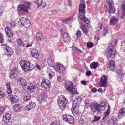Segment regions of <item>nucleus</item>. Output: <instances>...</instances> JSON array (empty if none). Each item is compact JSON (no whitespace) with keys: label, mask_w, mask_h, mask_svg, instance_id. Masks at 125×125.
Listing matches in <instances>:
<instances>
[{"label":"nucleus","mask_w":125,"mask_h":125,"mask_svg":"<svg viewBox=\"0 0 125 125\" xmlns=\"http://www.w3.org/2000/svg\"><path fill=\"white\" fill-rule=\"evenodd\" d=\"M117 41L116 39H115L111 42V44L109 45L108 50L105 52V54L108 57L113 58L115 57L116 53L115 46L117 43Z\"/></svg>","instance_id":"1"},{"label":"nucleus","mask_w":125,"mask_h":125,"mask_svg":"<svg viewBox=\"0 0 125 125\" xmlns=\"http://www.w3.org/2000/svg\"><path fill=\"white\" fill-rule=\"evenodd\" d=\"M85 4H79V17L82 21L83 22H84L86 24L89 23V20L85 16Z\"/></svg>","instance_id":"2"},{"label":"nucleus","mask_w":125,"mask_h":125,"mask_svg":"<svg viewBox=\"0 0 125 125\" xmlns=\"http://www.w3.org/2000/svg\"><path fill=\"white\" fill-rule=\"evenodd\" d=\"M57 102L59 107L61 109L63 110L66 107L68 101L64 96L61 95L58 97Z\"/></svg>","instance_id":"3"},{"label":"nucleus","mask_w":125,"mask_h":125,"mask_svg":"<svg viewBox=\"0 0 125 125\" xmlns=\"http://www.w3.org/2000/svg\"><path fill=\"white\" fill-rule=\"evenodd\" d=\"M30 21L28 19L24 17H21L19 19L18 24L20 26H24L26 28L30 26Z\"/></svg>","instance_id":"4"},{"label":"nucleus","mask_w":125,"mask_h":125,"mask_svg":"<svg viewBox=\"0 0 125 125\" xmlns=\"http://www.w3.org/2000/svg\"><path fill=\"white\" fill-rule=\"evenodd\" d=\"M31 5V4L30 2H27L23 4H21L18 7V11H21L23 12L27 13L28 12L27 9L29 8Z\"/></svg>","instance_id":"5"},{"label":"nucleus","mask_w":125,"mask_h":125,"mask_svg":"<svg viewBox=\"0 0 125 125\" xmlns=\"http://www.w3.org/2000/svg\"><path fill=\"white\" fill-rule=\"evenodd\" d=\"M11 118V116L10 114H6L3 117L2 122L5 123H6L8 125H11L12 124Z\"/></svg>","instance_id":"6"},{"label":"nucleus","mask_w":125,"mask_h":125,"mask_svg":"<svg viewBox=\"0 0 125 125\" xmlns=\"http://www.w3.org/2000/svg\"><path fill=\"white\" fill-rule=\"evenodd\" d=\"M62 118L64 121L68 122L70 124L73 123L74 119L73 117L70 115L64 114L62 117Z\"/></svg>","instance_id":"7"},{"label":"nucleus","mask_w":125,"mask_h":125,"mask_svg":"<svg viewBox=\"0 0 125 125\" xmlns=\"http://www.w3.org/2000/svg\"><path fill=\"white\" fill-rule=\"evenodd\" d=\"M90 107L92 111L94 112H97L99 113L102 110V108H100L98 104L96 103L91 104L90 105Z\"/></svg>","instance_id":"8"},{"label":"nucleus","mask_w":125,"mask_h":125,"mask_svg":"<svg viewBox=\"0 0 125 125\" xmlns=\"http://www.w3.org/2000/svg\"><path fill=\"white\" fill-rule=\"evenodd\" d=\"M107 76L104 74L101 77L100 81L99 82L100 87L103 86L104 87H106V85L107 83Z\"/></svg>","instance_id":"9"},{"label":"nucleus","mask_w":125,"mask_h":125,"mask_svg":"<svg viewBox=\"0 0 125 125\" xmlns=\"http://www.w3.org/2000/svg\"><path fill=\"white\" fill-rule=\"evenodd\" d=\"M42 81L41 83L42 87L45 89L49 88L51 87V82L49 80L42 79Z\"/></svg>","instance_id":"10"},{"label":"nucleus","mask_w":125,"mask_h":125,"mask_svg":"<svg viewBox=\"0 0 125 125\" xmlns=\"http://www.w3.org/2000/svg\"><path fill=\"white\" fill-rule=\"evenodd\" d=\"M2 45L6 50L7 53L6 54L7 55H9L10 56V57L12 55L13 53V51L12 49L7 44H3Z\"/></svg>","instance_id":"11"},{"label":"nucleus","mask_w":125,"mask_h":125,"mask_svg":"<svg viewBox=\"0 0 125 125\" xmlns=\"http://www.w3.org/2000/svg\"><path fill=\"white\" fill-rule=\"evenodd\" d=\"M82 100V99L81 98H76L73 102L72 107L73 108L78 107V106L81 103Z\"/></svg>","instance_id":"12"},{"label":"nucleus","mask_w":125,"mask_h":125,"mask_svg":"<svg viewBox=\"0 0 125 125\" xmlns=\"http://www.w3.org/2000/svg\"><path fill=\"white\" fill-rule=\"evenodd\" d=\"M17 71L16 69L14 68L10 72V77L12 79H16L17 77Z\"/></svg>","instance_id":"13"},{"label":"nucleus","mask_w":125,"mask_h":125,"mask_svg":"<svg viewBox=\"0 0 125 125\" xmlns=\"http://www.w3.org/2000/svg\"><path fill=\"white\" fill-rule=\"evenodd\" d=\"M19 83L24 88L27 85L28 83L26 81L25 79L22 78H20L17 79Z\"/></svg>","instance_id":"14"},{"label":"nucleus","mask_w":125,"mask_h":125,"mask_svg":"<svg viewBox=\"0 0 125 125\" xmlns=\"http://www.w3.org/2000/svg\"><path fill=\"white\" fill-rule=\"evenodd\" d=\"M62 36L63 41L65 42L68 43L70 42L71 41L70 37L68 34L64 33L62 34Z\"/></svg>","instance_id":"15"},{"label":"nucleus","mask_w":125,"mask_h":125,"mask_svg":"<svg viewBox=\"0 0 125 125\" xmlns=\"http://www.w3.org/2000/svg\"><path fill=\"white\" fill-rule=\"evenodd\" d=\"M56 65L57 71L58 72L61 73L64 72L65 68L64 66L60 64L57 63Z\"/></svg>","instance_id":"16"},{"label":"nucleus","mask_w":125,"mask_h":125,"mask_svg":"<svg viewBox=\"0 0 125 125\" xmlns=\"http://www.w3.org/2000/svg\"><path fill=\"white\" fill-rule=\"evenodd\" d=\"M5 31L7 36L10 38H12L13 36V32L10 30L8 27H6L5 29Z\"/></svg>","instance_id":"17"},{"label":"nucleus","mask_w":125,"mask_h":125,"mask_svg":"<svg viewBox=\"0 0 125 125\" xmlns=\"http://www.w3.org/2000/svg\"><path fill=\"white\" fill-rule=\"evenodd\" d=\"M31 55L36 59H38L39 57V54L38 51L35 49H32L31 51Z\"/></svg>","instance_id":"18"},{"label":"nucleus","mask_w":125,"mask_h":125,"mask_svg":"<svg viewBox=\"0 0 125 125\" xmlns=\"http://www.w3.org/2000/svg\"><path fill=\"white\" fill-rule=\"evenodd\" d=\"M118 21V19L115 16H113L110 19L109 24L110 25H115Z\"/></svg>","instance_id":"19"},{"label":"nucleus","mask_w":125,"mask_h":125,"mask_svg":"<svg viewBox=\"0 0 125 125\" xmlns=\"http://www.w3.org/2000/svg\"><path fill=\"white\" fill-rule=\"evenodd\" d=\"M108 67L110 70L112 71H114L115 68V62L113 61H109L108 64Z\"/></svg>","instance_id":"20"},{"label":"nucleus","mask_w":125,"mask_h":125,"mask_svg":"<svg viewBox=\"0 0 125 125\" xmlns=\"http://www.w3.org/2000/svg\"><path fill=\"white\" fill-rule=\"evenodd\" d=\"M118 117L121 119L125 116V108H121L119 111L118 114Z\"/></svg>","instance_id":"21"},{"label":"nucleus","mask_w":125,"mask_h":125,"mask_svg":"<svg viewBox=\"0 0 125 125\" xmlns=\"http://www.w3.org/2000/svg\"><path fill=\"white\" fill-rule=\"evenodd\" d=\"M36 105V103L33 102L31 101L30 102L29 105H26V108H27L26 110L29 111L31 109L34 107Z\"/></svg>","instance_id":"22"},{"label":"nucleus","mask_w":125,"mask_h":125,"mask_svg":"<svg viewBox=\"0 0 125 125\" xmlns=\"http://www.w3.org/2000/svg\"><path fill=\"white\" fill-rule=\"evenodd\" d=\"M28 62H27L26 60H21L20 62V64L21 67L22 68L23 70L25 71L26 70V67L28 66L27 65V63H28Z\"/></svg>","instance_id":"23"},{"label":"nucleus","mask_w":125,"mask_h":125,"mask_svg":"<svg viewBox=\"0 0 125 125\" xmlns=\"http://www.w3.org/2000/svg\"><path fill=\"white\" fill-rule=\"evenodd\" d=\"M47 97V95L45 93H43L40 94L38 97L37 99L38 101L40 102L46 99Z\"/></svg>","instance_id":"24"},{"label":"nucleus","mask_w":125,"mask_h":125,"mask_svg":"<svg viewBox=\"0 0 125 125\" xmlns=\"http://www.w3.org/2000/svg\"><path fill=\"white\" fill-rule=\"evenodd\" d=\"M22 106L19 104H17L14 105L13 110L15 112H18L20 111L21 108Z\"/></svg>","instance_id":"25"},{"label":"nucleus","mask_w":125,"mask_h":125,"mask_svg":"<svg viewBox=\"0 0 125 125\" xmlns=\"http://www.w3.org/2000/svg\"><path fill=\"white\" fill-rule=\"evenodd\" d=\"M27 65L28 66H26V68L25 72H27L28 71H30L33 69L34 67V66L33 64L30 63V62H28L27 63ZM27 65V64H26Z\"/></svg>","instance_id":"26"},{"label":"nucleus","mask_w":125,"mask_h":125,"mask_svg":"<svg viewBox=\"0 0 125 125\" xmlns=\"http://www.w3.org/2000/svg\"><path fill=\"white\" fill-rule=\"evenodd\" d=\"M80 24L81 25V28L83 32L85 34H87L88 30V29L85 27L86 26L85 24L83 23V22L81 23Z\"/></svg>","instance_id":"27"},{"label":"nucleus","mask_w":125,"mask_h":125,"mask_svg":"<svg viewBox=\"0 0 125 125\" xmlns=\"http://www.w3.org/2000/svg\"><path fill=\"white\" fill-rule=\"evenodd\" d=\"M35 88V86L33 84H30L29 85H28V86L27 90L29 91V93H31L33 92Z\"/></svg>","instance_id":"28"},{"label":"nucleus","mask_w":125,"mask_h":125,"mask_svg":"<svg viewBox=\"0 0 125 125\" xmlns=\"http://www.w3.org/2000/svg\"><path fill=\"white\" fill-rule=\"evenodd\" d=\"M121 6L122 13L120 17L122 19H123L125 14V4H122Z\"/></svg>","instance_id":"29"},{"label":"nucleus","mask_w":125,"mask_h":125,"mask_svg":"<svg viewBox=\"0 0 125 125\" xmlns=\"http://www.w3.org/2000/svg\"><path fill=\"white\" fill-rule=\"evenodd\" d=\"M36 37L37 40L42 41L44 40L43 35L42 34L39 32L37 33L36 35Z\"/></svg>","instance_id":"30"},{"label":"nucleus","mask_w":125,"mask_h":125,"mask_svg":"<svg viewBox=\"0 0 125 125\" xmlns=\"http://www.w3.org/2000/svg\"><path fill=\"white\" fill-rule=\"evenodd\" d=\"M68 90L71 92L72 94H79L77 90V89L75 88L72 87L70 89H69Z\"/></svg>","instance_id":"31"},{"label":"nucleus","mask_w":125,"mask_h":125,"mask_svg":"<svg viewBox=\"0 0 125 125\" xmlns=\"http://www.w3.org/2000/svg\"><path fill=\"white\" fill-rule=\"evenodd\" d=\"M78 107H76V108H73V110H72V113L73 115H79L80 113V111L79 110L77 109L76 108Z\"/></svg>","instance_id":"32"},{"label":"nucleus","mask_w":125,"mask_h":125,"mask_svg":"<svg viewBox=\"0 0 125 125\" xmlns=\"http://www.w3.org/2000/svg\"><path fill=\"white\" fill-rule=\"evenodd\" d=\"M109 121L110 123V124L114 125L116 123L117 120L115 118L113 117L112 118L110 119Z\"/></svg>","instance_id":"33"},{"label":"nucleus","mask_w":125,"mask_h":125,"mask_svg":"<svg viewBox=\"0 0 125 125\" xmlns=\"http://www.w3.org/2000/svg\"><path fill=\"white\" fill-rule=\"evenodd\" d=\"M109 10L107 11H106V13L108 12L109 14H111V13H114L115 12V9L113 5L110 6V7H109Z\"/></svg>","instance_id":"34"},{"label":"nucleus","mask_w":125,"mask_h":125,"mask_svg":"<svg viewBox=\"0 0 125 125\" xmlns=\"http://www.w3.org/2000/svg\"><path fill=\"white\" fill-rule=\"evenodd\" d=\"M18 97L17 96H14L12 97L11 98V103L13 104L15 102H16L18 100Z\"/></svg>","instance_id":"35"},{"label":"nucleus","mask_w":125,"mask_h":125,"mask_svg":"<svg viewBox=\"0 0 125 125\" xmlns=\"http://www.w3.org/2000/svg\"><path fill=\"white\" fill-rule=\"evenodd\" d=\"M65 85L66 87H68L67 88V89L68 90L69 89H70L71 88L73 87V84L72 82H67L65 83Z\"/></svg>","instance_id":"36"},{"label":"nucleus","mask_w":125,"mask_h":125,"mask_svg":"<svg viewBox=\"0 0 125 125\" xmlns=\"http://www.w3.org/2000/svg\"><path fill=\"white\" fill-rule=\"evenodd\" d=\"M17 43L19 45L21 46L22 47H24L25 46V44L24 43L22 40L20 38L17 40Z\"/></svg>","instance_id":"37"},{"label":"nucleus","mask_w":125,"mask_h":125,"mask_svg":"<svg viewBox=\"0 0 125 125\" xmlns=\"http://www.w3.org/2000/svg\"><path fill=\"white\" fill-rule=\"evenodd\" d=\"M6 85L8 89L7 93L8 94H11L12 92V91L10 84L9 83H6Z\"/></svg>","instance_id":"38"},{"label":"nucleus","mask_w":125,"mask_h":125,"mask_svg":"<svg viewBox=\"0 0 125 125\" xmlns=\"http://www.w3.org/2000/svg\"><path fill=\"white\" fill-rule=\"evenodd\" d=\"M108 108L106 111V112H105L104 115L102 119L104 120L106 117L109 114V112L110 111V108L109 106H108Z\"/></svg>","instance_id":"39"},{"label":"nucleus","mask_w":125,"mask_h":125,"mask_svg":"<svg viewBox=\"0 0 125 125\" xmlns=\"http://www.w3.org/2000/svg\"><path fill=\"white\" fill-rule=\"evenodd\" d=\"M98 65V62H94L91 63L90 65V66L91 68L95 69L96 68Z\"/></svg>","instance_id":"40"},{"label":"nucleus","mask_w":125,"mask_h":125,"mask_svg":"<svg viewBox=\"0 0 125 125\" xmlns=\"http://www.w3.org/2000/svg\"><path fill=\"white\" fill-rule=\"evenodd\" d=\"M106 103L105 102H103L100 104H98L99 105V107L100 108H102V110H103L105 108V106L106 104Z\"/></svg>","instance_id":"41"},{"label":"nucleus","mask_w":125,"mask_h":125,"mask_svg":"<svg viewBox=\"0 0 125 125\" xmlns=\"http://www.w3.org/2000/svg\"><path fill=\"white\" fill-rule=\"evenodd\" d=\"M54 61L51 58L47 60V63L49 65L51 66L54 65Z\"/></svg>","instance_id":"42"},{"label":"nucleus","mask_w":125,"mask_h":125,"mask_svg":"<svg viewBox=\"0 0 125 125\" xmlns=\"http://www.w3.org/2000/svg\"><path fill=\"white\" fill-rule=\"evenodd\" d=\"M72 49L74 50L76 52H77L78 53L80 54L82 52L81 51L80 49H78L77 48L74 47H72Z\"/></svg>","instance_id":"43"},{"label":"nucleus","mask_w":125,"mask_h":125,"mask_svg":"<svg viewBox=\"0 0 125 125\" xmlns=\"http://www.w3.org/2000/svg\"><path fill=\"white\" fill-rule=\"evenodd\" d=\"M107 3L109 7L113 5V2L112 0H106Z\"/></svg>","instance_id":"44"},{"label":"nucleus","mask_w":125,"mask_h":125,"mask_svg":"<svg viewBox=\"0 0 125 125\" xmlns=\"http://www.w3.org/2000/svg\"><path fill=\"white\" fill-rule=\"evenodd\" d=\"M46 5L45 3L42 2L41 4L40 5L39 7H40L41 8H43L46 7Z\"/></svg>","instance_id":"45"},{"label":"nucleus","mask_w":125,"mask_h":125,"mask_svg":"<svg viewBox=\"0 0 125 125\" xmlns=\"http://www.w3.org/2000/svg\"><path fill=\"white\" fill-rule=\"evenodd\" d=\"M31 98V97L30 96H26L24 97V100L26 101H28Z\"/></svg>","instance_id":"46"},{"label":"nucleus","mask_w":125,"mask_h":125,"mask_svg":"<svg viewBox=\"0 0 125 125\" xmlns=\"http://www.w3.org/2000/svg\"><path fill=\"white\" fill-rule=\"evenodd\" d=\"M116 72L117 74H118L119 75H121L122 72L121 70L120 69H116Z\"/></svg>","instance_id":"47"},{"label":"nucleus","mask_w":125,"mask_h":125,"mask_svg":"<svg viewBox=\"0 0 125 125\" xmlns=\"http://www.w3.org/2000/svg\"><path fill=\"white\" fill-rule=\"evenodd\" d=\"M100 119V117L99 116H94L93 121L94 122L97 121L99 120Z\"/></svg>","instance_id":"48"},{"label":"nucleus","mask_w":125,"mask_h":125,"mask_svg":"<svg viewBox=\"0 0 125 125\" xmlns=\"http://www.w3.org/2000/svg\"><path fill=\"white\" fill-rule=\"evenodd\" d=\"M42 2V0H37L36 3H37L38 5V7H39L40 5Z\"/></svg>","instance_id":"49"},{"label":"nucleus","mask_w":125,"mask_h":125,"mask_svg":"<svg viewBox=\"0 0 125 125\" xmlns=\"http://www.w3.org/2000/svg\"><path fill=\"white\" fill-rule=\"evenodd\" d=\"M76 35L77 38L80 37L81 35V32L80 30H78L76 33Z\"/></svg>","instance_id":"50"},{"label":"nucleus","mask_w":125,"mask_h":125,"mask_svg":"<svg viewBox=\"0 0 125 125\" xmlns=\"http://www.w3.org/2000/svg\"><path fill=\"white\" fill-rule=\"evenodd\" d=\"M108 32V30L107 28L105 27L104 28L103 31L104 34L105 35Z\"/></svg>","instance_id":"51"},{"label":"nucleus","mask_w":125,"mask_h":125,"mask_svg":"<svg viewBox=\"0 0 125 125\" xmlns=\"http://www.w3.org/2000/svg\"><path fill=\"white\" fill-rule=\"evenodd\" d=\"M5 95L0 90V98H3L4 96Z\"/></svg>","instance_id":"52"},{"label":"nucleus","mask_w":125,"mask_h":125,"mask_svg":"<svg viewBox=\"0 0 125 125\" xmlns=\"http://www.w3.org/2000/svg\"><path fill=\"white\" fill-rule=\"evenodd\" d=\"M93 43L91 42H88L87 43V46L89 48H91L93 46Z\"/></svg>","instance_id":"53"},{"label":"nucleus","mask_w":125,"mask_h":125,"mask_svg":"<svg viewBox=\"0 0 125 125\" xmlns=\"http://www.w3.org/2000/svg\"><path fill=\"white\" fill-rule=\"evenodd\" d=\"M15 49L16 50V51L17 53L18 54L20 53V52L21 51V49L20 48H17L16 47L15 48Z\"/></svg>","instance_id":"54"},{"label":"nucleus","mask_w":125,"mask_h":125,"mask_svg":"<svg viewBox=\"0 0 125 125\" xmlns=\"http://www.w3.org/2000/svg\"><path fill=\"white\" fill-rule=\"evenodd\" d=\"M57 79L58 81L59 82H61L62 81L63 79L62 78L61 76H59L58 77Z\"/></svg>","instance_id":"55"},{"label":"nucleus","mask_w":125,"mask_h":125,"mask_svg":"<svg viewBox=\"0 0 125 125\" xmlns=\"http://www.w3.org/2000/svg\"><path fill=\"white\" fill-rule=\"evenodd\" d=\"M91 74V72L90 71H87L86 73V75L88 76H90Z\"/></svg>","instance_id":"56"},{"label":"nucleus","mask_w":125,"mask_h":125,"mask_svg":"<svg viewBox=\"0 0 125 125\" xmlns=\"http://www.w3.org/2000/svg\"><path fill=\"white\" fill-rule=\"evenodd\" d=\"M72 19V18H68L66 19L64 21H65L66 23H67V22L68 21H69L70 20L71 21Z\"/></svg>","instance_id":"57"},{"label":"nucleus","mask_w":125,"mask_h":125,"mask_svg":"<svg viewBox=\"0 0 125 125\" xmlns=\"http://www.w3.org/2000/svg\"><path fill=\"white\" fill-rule=\"evenodd\" d=\"M2 35L1 34H0V42L2 43L3 42V40L2 37Z\"/></svg>","instance_id":"58"},{"label":"nucleus","mask_w":125,"mask_h":125,"mask_svg":"<svg viewBox=\"0 0 125 125\" xmlns=\"http://www.w3.org/2000/svg\"><path fill=\"white\" fill-rule=\"evenodd\" d=\"M52 73L49 74V76L50 79L52 78L53 76L54 75V74L53 72H52Z\"/></svg>","instance_id":"59"},{"label":"nucleus","mask_w":125,"mask_h":125,"mask_svg":"<svg viewBox=\"0 0 125 125\" xmlns=\"http://www.w3.org/2000/svg\"><path fill=\"white\" fill-rule=\"evenodd\" d=\"M3 7H0V15H1L2 13L3 12Z\"/></svg>","instance_id":"60"},{"label":"nucleus","mask_w":125,"mask_h":125,"mask_svg":"<svg viewBox=\"0 0 125 125\" xmlns=\"http://www.w3.org/2000/svg\"><path fill=\"white\" fill-rule=\"evenodd\" d=\"M50 125H58V124L57 122H53L51 123Z\"/></svg>","instance_id":"61"},{"label":"nucleus","mask_w":125,"mask_h":125,"mask_svg":"<svg viewBox=\"0 0 125 125\" xmlns=\"http://www.w3.org/2000/svg\"><path fill=\"white\" fill-rule=\"evenodd\" d=\"M10 25L11 27L15 26V24L13 21H11L10 23Z\"/></svg>","instance_id":"62"},{"label":"nucleus","mask_w":125,"mask_h":125,"mask_svg":"<svg viewBox=\"0 0 125 125\" xmlns=\"http://www.w3.org/2000/svg\"><path fill=\"white\" fill-rule=\"evenodd\" d=\"M97 89L95 88L94 87L92 89L91 91L93 93H95Z\"/></svg>","instance_id":"63"},{"label":"nucleus","mask_w":125,"mask_h":125,"mask_svg":"<svg viewBox=\"0 0 125 125\" xmlns=\"http://www.w3.org/2000/svg\"><path fill=\"white\" fill-rule=\"evenodd\" d=\"M81 83L82 84L84 85H86V81H81Z\"/></svg>","instance_id":"64"}]
</instances>
